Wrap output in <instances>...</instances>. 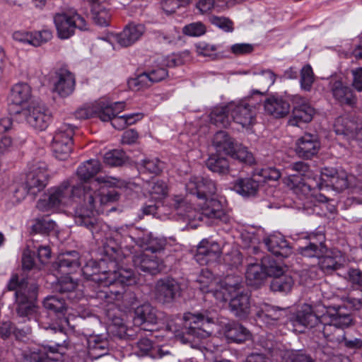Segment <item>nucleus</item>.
Listing matches in <instances>:
<instances>
[{"label": "nucleus", "mask_w": 362, "mask_h": 362, "mask_svg": "<svg viewBox=\"0 0 362 362\" xmlns=\"http://www.w3.org/2000/svg\"><path fill=\"white\" fill-rule=\"evenodd\" d=\"M230 311L238 318H246L250 312V296L247 292L240 291L232 297L229 302Z\"/></svg>", "instance_id": "nucleus-21"}, {"label": "nucleus", "mask_w": 362, "mask_h": 362, "mask_svg": "<svg viewBox=\"0 0 362 362\" xmlns=\"http://www.w3.org/2000/svg\"><path fill=\"white\" fill-rule=\"evenodd\" d=\"M352 325L353 318L345 307L331 305L318 329L327 341L341 344L345 339L344 329Z\"/></svg>", "instance_id": "nucleus-2"}, {"label": "nucleus", "mask_w": 362, "mask_h": 362, "mask_svg": "<svg viewBox=\"0 0 362 362\" xmlns=\"http://www.w3.org/2000/svg\"><path fill=\"white\" fill-rule=\"evenodd\" d=\"M265 112L276 118L284 117L290 110L289 103L281 98L272 96L265 100Z\"/></svg>", "instance_id": "nucleus-27"}, {"label": "nucleus", "mask_w": 362, "mask_h": 362, "mask_svg": "<svg viewBox=\"0 0 362 362\" xmlns=\"http://www.w3.org/2000/svg\"><path fill=\"white\" fill-rule=\"evenodd\" d=\"M254 81L262 90H254L252 94L263 95L267 92V88L274 83L275 75L269 70L264 71L260 74H255Z\"/></svg>", "instance_id": "nucleus-41"}, {"label": "nucleus", "mask_w": 362, "mask_h": 362, "mask_svg": "<svg viewBox=\"0 0 362 362\" xmlns=\"http://www.w3.org/2000/svg\"><path fill=\"white\" fill-rule=\"evenodd\" d=\"M207 168L214 173L226 174L229 172L228 160L218 154H213L206 160Z\"/></svg>", "instance_id": "nucleus-42"}, {"label": "nucleus", "mask_w": 362, "mask_h": 362, "mask_svg": "<svg viewBox=\"0 0 362 362\" xmlns=\"http://www.w3.org/2000/svg\"><path fill=\"white\" fill-rule=\"evenodd\" d=\"M222 253L219 244L209 240H202L197 247L195 259L200 264H206L216 261Z\"/></svg>", "instance_id": "nucleus-16"}, {"label": "nucleus", "mask_w": 362, "mask_h": 362, "mask_svg": "<svg viewBox=\"0 0 362 362\" xmlns=\"http://www.w3.org/2000/svg\"><path fill=\"white\" fill-rule=\"evenodd\" d=\"M100 170V163L98 160H89L78 168L76 173L81 180L86 181L96 175Z\"/></svg>", "instance_id": "nucleus-40"}, {"label": "nucleus", "mask_w": 362, "mask_h": 362, "mask_svg": "<svg viewBox=\"0 0 362 362\" xmlns=\"http://www.w3.org/2000/svg\"><path fill=\"white\" fill-rule=\"evenodd\" d=\"M286 314V309L274 307L269 304L262 305L256 313L257 317L267 322H269V320L274 322L279 321L285 318Z\"/></svg>", "instance_id": "nucleus-34"}, {"label": "nucleus", "mask_w": 362, "mask_h": 362, "mask_svg": "<svg viewBox=\"0 0 362 362\" xmlns=\"http://www.w3.org/2000/svg\"><path fill=\"white\" fill-rule=\"evenodd\" d=\"M125 153L120 149L110 151L104 155L103 160L105 164L111 167L121 166L126 161Z\"/></svg>", "instance_id": "nucleus-50"}, {"label": "nucleus", "mask_w": 362, "mask_h": 362, "mask_svg": "<svg viewBox=\"0 0 362 362\" xmlns=\"http://www.w3.org/2000/svg\"><path fill=\"white\" fill-rule=\"evenodd\" d=\"M320 149V142L316 136L305 134L296 142V153L305 159L311 158L316 155Z\"/></svg>", "instance_id": "nucleus-20"}, {"label": "nucleus", "mask_w": 362, "mask_h": 362, "mask_svg": "<svg viewBox=\"0 0 362 362\" xmlns=\"http://www.w3.org/2000/svg\"><path fill=\"white\" fill-rule=\"evenodd\" d=\"M319 264L320 268L327 273L339 269L343 265V258L339 251H330L321 255Z\"/></svg>", "instance_id": "nucleus-33"}, {"label": "nucleus", "mask_w": 362, "mask_h": 362, "mask_svg": "<svg viewBox=\"0 0 362 362\" xmlns=\"http://www.w3.org/2000/svg\"><path fill=\"white\" fill-rule=\"evenodd\" d=\"M181 294L180 285L177 280L171 277L158 279L155 285V299L161 304H170L174 302Z\"/></svg>", "instance_id": "nucleus-9"}, {"label": "nucleus", "mask_w": 362, "mask_h": 362, "mask_svg": "<svg viewBox=\"0 0 362 362\" xmlns=\"http://www.w3.org/2000/svg\"><path fill=\"white\" fill-rule=\"evenodd\" d=\"M76 287V281H74L70 276H64L58 280L54 285V290L62 294H66L69 298H71V295Z\"/></svg>", "instance_id": "nucleus-49"}, {"label": "nucleus", "mask_w": 362, "mask_h": 362, "mask_svg": "<svg viewBox=\"0 0 362 362\" xmlns=\"http://www.w3.org/2000/svg\"><path fill=\"white\" fill-rule=\"evenodd\" d=\"M110 274H115V279L111 281V285H129L132 282H134V279L133 278V273L131 271H127L124 269L116 271L115 269H111Z\"/></svg>", "instance_id": "nucleus-57"}, {"label": "nucleus", "mask_w": 362, "mask_h": 362, "mask_svg": "<svg viewBox=\"0 0 362 362\" xmlns=\"http://www.w3.org/2000/svg\"><path fill=\"white\" fill-rule=\"evenodd\" d=\"M262 261L267 277L273 276L276 278L284 274V267L279 262L269 257H263Z\"/></svg>", "instance_id": "nucleus-51"}, {"label": "nucleus", "mask_w": 362, "mask_h": 362, "mask_svg": "<svg viewBox=\"0 0 362 362\" xmlns=\"http://www.w3.org/2000/svg\"><path fill=\"white\" fill-rule=\"evenodd\" d=\"M259 182L251 177L239 178L235 181L233 189L243 197H254L259 190Z\"/></svg>", "instance_id": "nucleus-31"}, {"label": "nucleus", "mask_w": 362, "mask_h": 362, "mask_svg": "<svg viewBox=\"0 0 362 362\" xmlns=\"http://www.w3.org/2000/svg\"><path fill=\"white\" fill-rule=\"evenodd\" d=\"M228 339L235 342H243L250 337V331L240 324L229 325L226 330Z\"/></svg>", "instance_id": "nucleus-39"}, {"label": "nucleus", "mask_w": 362, "mask_h": 362, "mask_svg": "<svg viewBox=\"0 0 362 362\" xmlns=\"http://www.w3.org/2000/svg\"><path fill=\"white\" fill-rule=\"evenodd\" d=\"M209 22L227 33H231L233 31V21L225 16H218L212 15L209 17Z\"/></svg>", "instance_id": "nucleus-59"}, {"label": "nucleus", "mask_w": 362, "mask_h": 362, "mask_svg": "<svg viewBox=\"0 0 362 362\" xmlns=\"http://www.w3.org/2000/svg\"><path fill=\"white\" fill-rule=\"evenodd\" d=\"M298 252L306 257H318L325 253L326 247L322 241L320 243L310 242L308 245L300 247Z\"/></svg>", "instance_id": "nucleus-44"}, {"label": "nucleus", "mask_w": 362, "mask_h": 362, "mask_svg": "<svg viewBox=\"0 0 362 362\" xmlns=\"http://www.w3.org/2000/svg\"><path fill=\"white\" fill-rule=\"evenodd\" d=\"M145 28L141 24H129L122 32L116 35L118 44L124 47L133 45L144 33Z\"/></svg>", "instance_id": "nucleus-24"}, {"label": "nucleus", "mask_w": 362, "mask_h": 362, "mask_svg": "<svg viewBox=\"0 0 362 362\" xmlns=\"http://www.w3.org/2000/svg\"><path fill=\"white\" fill-rule=\"evenodd\" d=\"M23 356V362H55L45 351L40 349L24 351Z\"/></svg>", "instance_id": "nucleus-54"}, {"label": "nucleus", "mask_w": 362, "mask_h": 362, "mask_svg": "<svg viewBox=\"0 0 362 362\" xmlns=\"http://www.w3.org/2000/svg\"><path fill=\"white\" fill-rule=\"evenodd\" d=\"M230 156L232 158L239 160L247 165H252L255 160L253 154L247 150V148L240 144L236 143Z\"/></svg>", "instance_id": "nucleus-46"}, {"label": "nucleus", "mask_w": 362, "mask_h": 362, "mask_svg": "<svg viewBox=\"0 0 362 362\" xmlns=\"http://www.w3.org/2000/svg\"><path fill=\"white\" fill-rule=\"evenodd\" d=\"M111 269H116V264L107 262L106 258H102L99 261H88L83 268V274L98 286H107L111 285V281L115 279V274H110Z\"/></svg>", "instance_id": "nucleus-5"}, {"label": "nucleus", "mask_w": 362, "mask_h": 362, "mask_svg": "<svg viewBox=\"0 0 362 362\" xmlns=\"http://www.w3.org/2000/svg\"><path fill=\"white\" fill-rule=\"evenodd\" d=\"M119 252V247L114 240H109L104 244V258L107 259V262H114L117 264Z\"/></svg>", "instance_id": "nucleus-61"}, {"label": "nucleus", "mask_w": 362, "mask_h": 362, "mask_svg": "<svg viewBox=\"0 0 362 362\" xmlns=\"http://www.w3.org/2000/svg\"><path fill=\"white\" fill-rule=\"evenodd\" d=\"M264 243L267 250L276 256L288 257L293 252L286 240L281 235H269L264 239Z\"/></svg>", "instance_id": "nucleus-23"}, {"label": "nucleus", "mask_w": 362, "mask_h": 362, "mask_svg": "<svg viewBox=\"0 0 362 362\" xmlns=\"http://www.w3.org/2000/svg\"><path fill=\"white\" fill-rule=\"evenodd\" d=\"M28 123L40 131L45 130L50 120L51 114L48 109L40 103H32L25 111Z\"/></svg>", "instance_id": "nucleus-12"}, {"label": "nucleus", "mask_w": 362, "mask_h": 362, "mask_svg": "<svg viewBox=\"0 0 362 362\" xmlns=\"http://www.w3.org/2000/svg\"><path fill=\"white\" fill-rule=\"evenodd\" d=\"M237 142L235 141L228 132L225 131L217 132L213 138L212 144L216 151L223 152L226 155L231 153Z\"/></svg>", "instance_id": "nucleus-35"}, {"label": "nucleus", "mask_w": 362, "mask_h": 362, "mask_svg": "<svg viewBox=\"0 0 362 362\" xmlns=\"http://www.w3.org/2000/svg\"><path fill=\"white\" fill-rule=\"evenodd\" d=\"M28 281L25 279H22L21 281L18 279V275H13L10 279L7 288L9 291H16L15 295L16 296L17 292L21 291V295L29 293L28 288Z\"/></svg>", "instance_id": "nucleus-62"}, {"label": "nucleus", "mask_w": 362, "mask_h": 362, "mask_svg": "<svg viewBox=\"0 0 362 362\" xmlns=\"http://www.w3.org/2000/svg\"><path fill=\"white\" fill-rule=\"evenodd\" d=\"M314 113V109L308 103L303 102L294 106L292 116L288 122L293 126H299L300 123L310 122Z\"/></svg>", "instance_id": "nucleus-29"}, {"label": "nucleus", "mask_w": 362, "mask_h": 362, "mask_svg": "<svg viewBox=\"0 0 362 362\" xmlns=\"http://www.w3.org/2000/svg\"><path fill=\"white\" fill-rule=\"evenodd\" d=\"M166 243L167 241L165 238H155L151 235L144 248L146 250L151 251L152 253L160 252L164 250Z\"/></svg>", "instance_id": "nucleus-63"}, {"label": "nucleus", "mask_w": 362, "mask_h": 362, "mask_svg": "<svg viewBox=\"0 0 362 362\" xmlns=\"http://www.w3.org/2000/svg\"><path fill=\"white\" fill-rule=\"evenodd\" d=\"M337 134H349L356 129V124L349 117H338L334 124Z\"/></svg>", "instance_id": "nucleus-55"}, {"label": "nucleus", "mask_w": 362, "mask_h": 362, "mask_svg": "<svg viewBox=\"0 0 362 362\" xmlns=\"http://www.w3.org/2000/svg\"><path fill=\"white\" fill-rule=\"evenodd\" d=\"M288 169L296 172V173L289 175V181L292 184V187L297 186L298 175L305 176L310 170V166L303 161H298L291 163Z\"/></svg>", "instance_id": "nucleus-53"}, {"label": "nucleus", "mask_w": 362, "mask_h": 362, "mask_svg": "<svg viewBox=\"0 0 362 362\" xmlns=\"http://www.w3.org/2000/svg\"><path fill=\"white\" fill-rule=\"evenodd\" d=\"M58 36L61 39L71 37L76 28L81 30L86 29V21L76 12L57 13L54 18Z\"/></svg>", "instance_id": "nucleus-8"}, {"label": "nucleus", "mask_w": 362, "mask_h": 362, "mask_svg": "<svg viewBox=\"0 0 362 362\" xmlns=\"http://www.w3.org/2000/svg\"><path fill=\"white\" fill-rule=\"evenodd\" d=\"M322 181L337 192H342L349 187L348 175L343 170L332 168H324L321 171Z\"/></svg>", "instance_id": "nucleus-18"}, {"label": "nucleus", "mask_w": 362, "mask_h": 362, "mask_svg": "<svg viewBox=\"0 0 362 362\" xmlns=\"http://www.w3.org/2000/svg\"><path fill=\"white\" fill-rule=\"evenodd\" d=\"M333 98L341 105H353L355 97L351 89L337 78H331L328 84Z\"/></svg>", "instance_id": "nucleus-19"}, {"label": "nucleus", "mask_w": 362, "mask_h": 362, "mask_svg": "<svg viewBox=\"0 0 362 362\" xmlns=\"http://www.w3.org/2000/svg\"><path fill=\"white\" fill-rule=\"evenodd\" d=\"M54 193L59 196L63 205L68 204L75 198H86L87 184L80 183L71 186L69 181H64L58 187L50 189Z\"/></svg>", "instance_id": "nucleus-13"}, {"label": "nucleus", "mask_w": 362, "mask_h": 362, "mask_svg": "<svg viewBox=\"0 0 362 362\" xmlns=\"http://www.w3.org/2000/svg\"><path fill=\"white\" fill-rule=\"evenodd\" d=\"M330 307L331 305H327L321 300L311 304L304 303L296 313V321L307 327L318 328L322 317L325 316Z\"/></svg>", "instance_id": "nucleus-6"}, {"label": "nucleus", "mask_w": 362, "mask_h": 362, "mask_svg": "<svg viewBox=\"0 0 362 362\" xmlns=\"http://www.w3.org/2000/svg\"><path fill=\"white\" fill-rule=\"evenodd\" d=\"M221 282L235 294L243 291V281L242 278L239 276H227Z\"/></svg>", "instance_id": "nucleus-64"}, {"label": "nucleus", "mask_w": 362, "mask_h": 362, "mask_svg": "<svg viewBox=\"0 0 362 362\" xmlns=\"http://www.w3.org/2000/svg\"><path fill=\"white\" fill-rule=\"evenodd\" d=\"M314 82V74L313 69L310 65L303 67L300 72V87L306 91L311 90Z\"/></svg>", "instance_id": "nucleus-60"}, {"label": "nucleus", "mask_w": 362, "mask_h": 362, "mask_svg": "<svg viewBox=\"0 0 362 362\" xmlns=\"http://www.w3.org/2000/svg\"><path fill=\"white\" fill-rule=\"evenodd\" d=\"M91 16L94 22L101 26L109 23L110 16L106 9L98 4H94L91 8Z\"/></svg>", "instance_id": "nucleus-56"}, {"label": "nucleus", "mask_w": 362, "mask_h": 362, "mask_svg": "<svg viewBox=\"0 0 362 362\" xmlns=\"http://www.w3.org/2000/svg\"><path fill=\"white\" fill-rule=\"evenodd\" d=\"M31 95L30 87L27 83H17L11 89V101L15 105H22Z\"/></svg>", "instance_id": "nucleus-38"}, {"label": "nucleus", "mask_w": 362, "mask_h": 362, "mask_svg": "<svg viewBox=\"0 0 362 362\" xmlns=\"http://www.w3.org/2000/svg\"><path fill=\"white\" fill-rule=\"evenodd\" d=\"M197 281L201 284V289L207 293H212L215 298L220 302L226 301L228 298H232L235 295L221 281L218 286L215 289H210L209 287L214 282L212 274L209 272H203L199 276Z\"/></svg>", "instance_id": "nucleus-14"}, {"label": "nucleus", "mask_w": 362, "mask_h": 362, "mask_svg": "<svg viewBox=\"0 0 362 362\" xmlns=\"http://www.w3.org/2000/svg\"><path fill=\"white\" fill-rule=\"evenodd\" d=\"M134 320L138 325H156L158 321V310L151 304L144 303L135 308Z\"/></svg>", "instance_id": "nucleus-25"}, {"label": "nucleus", "mask_w": 362, "mask_h": 362, "mask_svg": "<svg viewBox=\"0 0 362 362\" xmlns=\"http://www.w3.org/2000/svg\"><path fill=\"white\" fill-rule=\"evenodd\" d=\"M132 262L136 268L151 275L158 274L163 269V262L153 255L141 252L133 256Z\"/></svg>", "instance_id": "nucleus-17"}, {"label": "nucleus", "mask_w": 362, "mask_h": 362, "mask_svg": "<svg viewBox=\"0 0 362 362\" xmlns=\"http://www.w3.org/2000/svg\"><path fill=\"white\" fill-rule=\"evenodd\" d=\"M293 278L289 275L282 274L281 276L273 278L270 283V288L274 292H289L293 286Z\"/></svg>", "instance_id": "nucleus-45"}, {"label": "nucleus", "mask_w": 362, "mask_h": 362, "mask_svg": "<svg viewBox=\"0 0 362 362\" xmlns=\"http://www.w3.org/2000/svg\"><path fill=\"white\" fill-rule=\"evenodd\" d=\"M188 193L196 195L200 199H207L216 192V183L208 177L191 176L185 184Z\"/></svg>", "instance_id": "nucleus-11"}, {"label": "nucleus", "mask_w": 362, "mask_h": 362, "mask_svg": "<svg viewBox=\"0 0 362 362\" xmlns=\"http://www.w3.org/2000/svg\"><path fill=\"white\" fill-rule=\"evenodd\" d=\"M119 198V194L115 189L106 192L103 187L98 191H93L87 185L83 203L74 209L73 216L75 223L89 230L92 234L97 233L100 228L97 215L101 211L102 206L116 202Z\"/></svg>", "instance_id": "nucleus-1"}, {"label": "nucleus", "mask_w": 362, "mask_h": 362, "mask_svg": "<svg viewBox=\"0 0 362 362\" xmlns=\"http://www.w3.org/2000/svg\"><path fill=\"white\" fill-rule=\"evenodd\" d=\"M204 200L205 202L201 208L204 217L220 220L225 223L228 221V216L223 209L221 202L212 198Z\"/></svg>", "instance_id": "nucleus-28"}, {"label": "nucleus", "mask_w": 362, "mask_h": 362, "mask_svg": "<svg viewBox=\"0 0 362 362\" xmlns=\"http://www.w3.org/2000/svg\"><path fill=\"white\" fill-rule=\"evenodd\" d=\"M182 216L188 221L189 225L192 228H196L197 226V222L202 221L204 218L202 211H197L191 205H189V206L187 207L185 211L183 212Z\"/></svg>", "instance_id": "nucleus-58"}, {"label": "nucleus", "mask_w": 362, "mask_h": 362, "mask_svg": "<svg viewBox=\"0 0 362 362\" xmlns=\"http://www.w3.org/2000/svg\"><path fill=\"white\" fill-rule=\"evenodd\" d=\"M56 223L49 216L38 218L32 226V231L35 233H49L55 228Z\"/></svg>", "instance_id": "nucleus-52"}, {"label": "nucleus", "mask_w": 362, "mask_h": 362, "mask_svg": "<svg viewBox=\"0 0 362 362\" xmlns=\"http://www.w3.org/2000/svg\"><path fill=\"white\" fill-rule=\"evenodd\" d=\"M18 306L16 308V313L20 317H28L35 310V307L28 299V293L21 295V291H19L16 293V298Z\"/></svg>", "instance_id": "nucleus-43"}, {"label": "nucleus", "mask_w": 362, "mask_h": 362, "mask_svg": "<svg viewBox=\"0 0 362 362\" xmlns=\"http://www.w3.org/2000/svg\"><path fill=\"white\" fill-rule=\"evenodd\" d=\"M47 170V165L40 162L33 165L26 174L24 184L28 188L30 194L33 197L45 187L48 178Z\"/></svg>", "instance_id": "nucleus-10"}, {"label": "nucleus", "mask_w": 362, "mask_h": 362, "mask_svg": "<svg viewBox=\"0 0 362 362\" xmlns=\"http://www.w3.org/2000/svg\"><path fill=\"white\" fill-rule=\"evenodd\" d=\"M95 106V116H98L103 122L112 120L124 107L123 103H115L109 105L103 101L96 103Z\"/></svg>", "instance_id": "nucleus-30"}, {"label": "nucleus", "mask_w": 362, "mask_h": 362, "mask_svg": "<svg viewBox=\"0 0 362 362\" xmlns=\"http://www.w3.org/2000/svg\"><path fill=\"white\" fill-rule=\"evenodd\" d=\"M210 121L218 127H227L230 123V105L215 107L211 112Z\"/></svg>", "instance_id": "nucleus-37"}, {"label": "nucleus", "mask_w": 362, "mask_h": 362, "mask_svg": "<svg viewBox=\"0 0 362 362\" xmlns=\"http://www.w3.org/2000/svg\"><path fill=\"white\" fill-rule=\"evenodd\" d=\"M246 279L251 286H258L267 278L262 259L260 262L250 263L245 274Z\"/></svg>", "instance_id": "nucleus-32"}, {"label": "nucleus", "mask_w": 362, "mask_h": 362, "mask_svg": "<svg viewBox=\"0 0 362 362\" xmlns=\"http://www.w3.org/2000/svg\"><path fill=\"white\" fill-rule=\"evenodd\" d=\"M74 127L69 124H62L56 130L53 136L52 148L54 156L62 160H66L72 151V139Z\"/></svg>", "instance_id": "nucleus-7"}, {"label": "nucleus", "mask_w": 362, "mask_h": 362, "mask_svg": "<svg viewBox=\"0 0 362 362\" xmlns=\"http://www.w3.org/2000/svg\"><path fill=\"white\" fill-rule=\"evenodd\" d=\"M147 189L151 197L155 201H161L168 194V187L165 182L156 180L147 183Z\"/></svg>", "instance_id": "nucleus-47"}, {"label": "nucleus", "mask_w": 362, "mask_h": 362, "mask_svg": "<svg viewBox=\"0 0 362 362\" xmlns=\"http://www.w3.org/2000/svg\"><path fill=\"white\" fill-rule=\"evenodd\" d=\"M231 118L243 127H248L255 119V112L252 107L246 103L238 105L230 104Z\"/></svg>", "instance_id": "nucleus-22"}, {"label": "nucleus", "mask_w": 362, "mask_h": 362, "mask_svg": "<svg viewBox=\"0 0 362 362\" xmlns=\"http://www.w3.org/2000/svg\"><path fill=\"white\" fill-rule=\"evenodd\" d=\"M184 329L181 336L183 343H194L196 339L209 336V326L214 323V318L208 310L187 313L184 315Z\"/></svg>", "instance_id": "nucleus-3"}, {"label": "nucleus", "mask_w": 362, "mask_h": 362, "mask_svg": "<svg viewBox=\"0 0 362 362\" xmlns=\"http://www.w3.org/2000/svg\"><path fill=\"white\" fill-rule=\"evenodd\" d=\"M56 264L58 269L62 273H68L71 270L80 267L79 255L76 251H70L66 254H62L58 257Z\"/></svg>", "instance_id": "nucleus-36"}, {"label": "nucleus", "mask_w": 362, "mask_h": 362, "mask_svg": "<svg viewBox=\"0 0 362 362\" xmlns=\"http://www.w3.org/2000/svg\"><path fill=\"white\" fill-rule=\"evenodd\" d=\"M101 325V322L95 315H90L83 322V326L89 334L87 339L88 356L92 360L99 359L109 356V342L101 335L95 334V328Z\"/></svg>", "instance_id": "nucleus-4"}, {"label": "nucleus", "mask_w": 362, "mask_h": 362, "mask_svg": "<svg viewBox=\"0 0 362 362\" xmlns=\"http://www.w3.org/2000/svg\"><path fill=\"white\" fill-rule=\"evenodd\" d=\"M74 75L66 67L56 70L54 81V90L62 97L70 95L74 90Z\"/></svg>", "instance_id": "nucleus-15"}, {"label": "nucleus", "mask_w": 362, "mask_h": 362, "mask_svg": "<svg viewBox=\"0 0 362 362\" xmlns=\"http://www.w3.org/2000/svg\"><path fill=\"white\" fill-rule=\"evenodd\" d=\"M110 286H98L93 291V293L90 294V296L99 300L100 303H112L116 301H121L125 288L119 285V288L115 289L110 288Z\"/></svg>", "instance_id": "nucleus-26"}, {"label": "nucleus", "mask_w": 362, "mask_h": 362, "mask_svg": "<svg viewBox=\"0 0 362 362\" xmlns=\"http://www.w3.org/2000/svg\"><path fill=\"white\" fill-rule=\"evenodd\" d=\"M45 309L54 313L63 314L66 310L64 298L55 296H47L43 301Z\"/></svg>", "instance_id": "nucleus-48"}]
</instances>
